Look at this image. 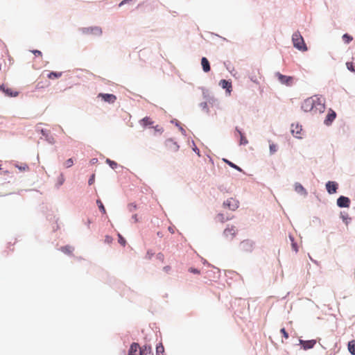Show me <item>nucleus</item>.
Here are the masks:
<instances>
[{
	"mask_svg": "<svg viewBox=\"0 0 355 355\" xmlns=\"http://www.w3.org/2000/svg\"><path fill=\"white\" fill-rule=\"evenodd\" d=\"M98 97H101L104 101L109 103H114L116 100V96L115 95L110 94L100 93L98 95Z\"/></svg>",
	"mask_w": 355,
	"mask_h": 355,
	"instance_id": "nucleus-11",
	"label": "nucleus"
},
{
	"mask_svg": "<svg viewBox=\"0 0 355 355\" xmlns=\"http://www.w3.org/2000/svg\"><path fill=\"white\" fill-rule=\"evenodd\" d=\"M73 164V159L71 158L70 159H68L65 162H64V166L66 168H69L71 167L72 165Z\"/></svg>",
	"mask_w": 355,
	"mask_h": 355,
	"instance_id": "nucleus-33",
	"label": "nucleus"
},
{
	"mask_svg": "<svg viewBox=\"0 0 355 355\" xmlns=\"http://www.w3.org/2000/svg\"><path fill=\"white\" fill-rule=\"evenodd\" d=\"M0 90H2L7 96L10 97H16L19 94L17 91L13 90L11 88H6L4 85L1 86Z\"/></svg>",
	"mask_w": 355,
	"mask_h": 355,
	"instance_id": "nucleus-13",
	"label": "nucleus"
},
{
	"mask_svg": "<svg viewBox=\"0 0 355 355\" xmlns=\"http://www.w3.org/2000/svg\"><path fill=\"white\" fill-rule=\"evenodd\" d=\"M295 190L296 192H297L298 193H300L302 195L306 196L307 194L306 189L300 183H295Z\"/></svg>",
	"mask_w": 355,
	"mask_h": 355,
	"instance_id": "nucleus-18",
	"label": "nucleus"
},
{
	"mask_svg": "<svg viewBox=\"0 0 355 355\" xmlns=\"http://www.w3.org/2000/svg\"><path fill=\"white\" fill-rule=\"evenodd\" d=\"M64 181H65V178H64L63 173H60V175L57 178L55 186L57 187H60L61 185H62L64 184Z\"/></svg>",
	"mask_w": 355,
	"mask_h": 355,
	"instance_id": "nucleus-22",
	"label": "nucleus"
},
{
	"mask_svg": "<svg viewBox=\"0 0 355 355\" xmlns=\"http://www.w3.org/2000/svg\"><path fill=\"white\" fill-rule=\"evenodd\" d=\"M201 64L205 72H209L210 71V64L206 58L204 57L201 59Z\"/></svg>",
	"mask_w": 355,
	"mask_h": 355,
	"instance_id": "nucleus-17",
	"label": "nucleus"
},
{
	"mask_svg": "<svg viewBox=\"0 0 355 355\" xmlns=\"http://www.w3.org/2000/svg\"><path fill=\"white\" fill-rule=\"evenodd\" d=\"M94 179H95V175L93 174V175L90 177V178H89V181H88V184H89V185H92V184H94Z\"/></svg>",
	"mask_w": 355,
	"mask_h": 355,
	"instance_id": "nucleus-39",
	"label": "nucleus"
},
{
	"mask_svg": "<svg viewBox=\"0 0 355 355\" xmlns=\"http://www.w3.org/2000/svg\"><path fill=\"white\" fill-rule=\"evenodd\" d=\"M189 270L191 272L194 273V274H199L200 273V271L198 269H196V268H190Z\"/></svg>",
	"mask_w": 355,
	"mask_h": 355,
	"instance_id": "nucleus-40",
	"label": "nucleus"
},
{
	"mask_svg": "<svg viewBox=\"0 0 355 355\" xmlns=\"http://www.w3.org/2000/svg\"><path fill=\"white\" fill-rule=\"evenodd\" d=\"M32 53L35 55V56H40V57H42V52L39 50H34V51H32Z\"/></svg>",
	"mask_w": 355,
	"mask_h": 355,
	"instance_id": "nucleus-37",
	"label": "nucleus"
},
{
	"mask_svg": "<svg viewBox=\"0 0 355 355\" xmlns=\"http://www.w3.org/2000/svg\"><path fill=\"white\" fill-rule=\"evenodd\" d=\"M141 123L143 125L146 126L153 124V121L150 117L146 116L141 120Z\"/></svg>",
	"mask_w": 355,
	"mask_h": 355,
	"instance_id": "nucleus-25",
	"label": "nucleus"
},
{
	"mask_svg": "<svg viewBox=\"0 0 355 355\" xmlns=\"http://www.w3.org/2000/svg\"><path fill=\"white\" fill-rule=\"evenodd\" d=\"M223 206L232 211H235L239 206V202L236 198H230L223 202Z\"/></svg>",
	"mask_w": 355,
	"mask_h": 355,
	"instance_id": "nucleus-4",
	"label": "nucleus"
},
{
	"mask_svg": "<svg viewBox=\"0 0 355 355\" xmlns=\"http://www.w3.org/2000/svg\"><path fill=\"white\" fill-rule=\"evenodd\" d=\"M220 85H221L223 88L227 89V90L232 87L231 83L227 81L226 80H221L220 82Z\"/></svg>",
	"mask_w": 355,
	"mask_h": 355,
	"instance_id": "nucleus-24",
	"label": "nucleus"
},
{
	"mask_svg": "<svg viewBox=\"0 0 355 355\" xmlns=\"http://www.w3.org/2000/svg\"><path fill=\"white\" fill-rule=\"evenodd\" d=\"M129 1H130V0H123V1H122L119 3V6L121 7V6H122L123 5H124L125 3H126L129 2Z\"/></svg>",
	"mask_w": 355,
	"mask_h": 355,
	"instance_id": "nucleus-42",
	"label": "nucleus"
},
{
	"mask_svg": "<svg viewBox=\"0 0 355 355\" xmlns=\"http://www.w3.org/2000/svg\"><path fill=\"white\" fill-rule=\"evenodd\" d=\"M342 38L344 42L346 44H349L353 40V37L347 33L344 34Z\"/></svg>",
	"mask_w": 355,
	"mask_h": 355,
	"instance_id": "nucleus-29",
	"label": "nucleus"
},
{
	"mask_svg": "<svg viewBox=\"0 0 355 355\" xmlns=\"http://www.w3.org/2000/svg\"><path fill=\"white\" fill-rule=\"evenodd\" d=\"M343 219L345 222V223L347 224L348 223L347 220L349 218L347 216V217L343 216Z\"/></svg>",
	"mask_w": 355,
	"mask_h": 355,
	"instance_id": "nucleus-45",
	"label": "nucleus"
},
{
	"mask_svg": "<svg viewBox=\"0 0 355 355\" xmlns=\"http://www.w3.org/2000/svg\"><path fill=\"white\" fill-rule=\"evenodd\" d=\"M299 342H300V344L302 345V347L304 350L312 349L314 347V345L316 344L315 340H303L300 339L299 340Z\"/></svg>",
	"mask_w": 355,
	"mask_h": 355,
	"instance_id": "nucleus-9",
	"label": "nucleus"
},
{
	"mask_svg": "<svg viewBox=\"0 0 355 355\" xmlns=\"http://www.w3.org/2000/svg\"><path fill=\"white\" fill-rule=\"evenodd\" d=\"M132 218V219L134 220V221L135 223L139 221V219H138V217H137V214L133 215Z\"/></svg>",
	"mask_w": 355,
	"mask_h": 355,
	"instance_id": "nucleus-43",
	"label": "nucleus"
},
{
	"mask_svg": "<svg viewBox=\"0 0 355 355\" xmlns=\"http://www.w3.org/2000/svg\"><path fill=\"white\" fill-rule=\"evenodd\" d=\"M336 114L335 112L333 110H330V112L327 115L326 119L324 120V123L327 125H330L332 121L335 119Z\"/></svg>",
	"mask_w": 355,
	"mask_h": 355,
	"instance_id": "nucleus-15",
	"label": "nucleus"
},
{
	"mask_svg": "<svg viewBox=\"0 0 355 355\" xmlns=\"http://www.w3.org/2000/svg\"><path fill=\"white\" fill-rule=\"evenodd\" d=\"M119 243L121 244L123 246L125 245V240L123 238L120 234H119Z\"/></svg>",
	"mask_w": 355,
	"mask_h": 355,
	"instance_id": "nucleus-36",
	"label": "nucleus"
},
{
	"mask_svg": "<svg viewBox=\"0 0 355 355\" xmlns=\"http://www.w3.org/2000/svg\"><path fill=\"white\" fill-rule=\"evenodd\" d=\"M230 219V218H229V217H225L223 214H218L216 216V221L220 222V223H225V221H227Z\"/></svg>",
	"mask_w": 355,
	"mask_h": 355,
	"instance_id": "nucleus-23",
	"label": "nucleus"
},
{
	"mask_svg": "<svg viewBox=\"0 0 355 355\" xmlns=\"http://www.w3.org/2000/svg\"><path fill=\"white\" fill-rule=\"evenodd\" d=\"M96 204L100 209V211L103 214H106V210H105V208L103 204V202L101 201V200H96Z\"/></svg>",
	"mask_w": 355,
	"mask_h": 355,
	"instance_id": "nucleus-28",
	"label": "nucleus"
},
{
	"mask_svg": "<svg viewBox=\"0 0 355 355\" xmlns=\"http://www.w3.org/2000/svg\"><path fill=\"white\" fill-rule=\"evenodd\" d=\"M223 161L225 163H227L229 166H230L231 167H232V168H235V169H236V170H238L239 171H242L241 168L239 166H236V164H234V163L231 162L230 161H229V160H227L226 159H223Z\"/></svg>",
	"mask_w": 355,
	"mask_h": 355,
	"instance_id": "nucleus-30",
	"label": "nucleus"
},
{
	"mask_svg": "<svg viewBox=\"0 0 355 355\" xmlns=\"http://www.w3.org/2000/svg\"><path fill=\"white\" fill-rule=\"evenodd\" d=\"M347 67L349 70H351L352 71H354V69L353 68V64L352 62H347L346 63Z\"/></svg>",
	"mask_w": 355,
	"mask_h": 355,
	"instance_id": "nucleus-38",
	"label": "nucleus"
},
{
	"mask_svg": "<svg viewBox=\"0 0 355 355\" xmlns=\"http://www.w3.org/2000/svg\"><path fill=\"white\" fill-rule=\"evenodd\" d=\"M155 130H157V131L161 130V129H159V128H158V125L155 126Z\"/></svg>",
	"mask_w": 355,
	"mask_h": 355,
	"instance_id": "nucleus-46",
	"label": "nucleus"
},
{
	"mask_svg": "<svg viewBox=\"0 0 355 355\" xmlns=\"http://www.w3.org/2000/svg\"><path fill=\"white\" fill-rule=\"evenodd\" d=\"M157 258L163 261V260H164V254H162V253H159L157 254Z\"/></svg>",
	"mask_w": 355,
	"mask_h": 355,
	"instance_id": "nucleus-44",
	"label": "nucleus"
},
{
	"mask_svg": "<svg viewBox=\"0 0 355 355\" xmlns=\"http://www.w3.org/2000/svg\"><path fill=\"white\" fill-rule=\"evenodd\" d=\"M62 72L52 71V72H50L49 73H48L47 77L49 79H57V78H60L62 76Z\"/></svg>",
	"mask_w": 355,
	"mask_h": 355,
	"instance_id": "nucleus-20",
	"label": "nucleus"
},
{
	"mask_svg": "<svg viewBox=\"0 0 355 355\" xmlns=\"http://www.w3.org/2000/svg\"><path fill=\"white\" fill-rule=\"evenodd\" d=\"M61 250L65 254H71L73 252V248L71 246L67 245L62 247Z\"/></svg>",
	"mask_w": 355,
	"mask_h": 355,
	"instance_id": "nucleus-26",
	"label": "nucleus"
},
{
	"mask_svg": "<svg viewBox=\"0 0 355 355\" xmlns=\"http://www.w3.org/2000/svg\"><path fill=\"white\" fill-rule=\"evenodd\" d=\"M166 146L172 151H177L179 148V146L176 142L172 139H168L166 141Z\"/></svg>",
	"mask_w": 355,
	"mask_h": 355,
	"instance_id": "nucleus-14",
	"label": "nucleus"
},
{
	"mask_svg": "<svg viewBox=\"0 0 355 355\" xmlns=\"http://www.w3.org/2000/svg\"><path fill=\"white\" fill-rule=\"evenodd\" d=\"M171 268L168 266L164 267L163 270L166 272H169L171 271Z\"/></svg>",
	"mask_w": 355,
	"mask_h": 355,
	"instance_id": "nucleus-41",
	"label": "nucleus"
},
{
	"mask_svg": "<svg viewBox=\"0 0 355 355\" xmlns=\"http://www.w3.org/2000/svg\"><path fill=\"white\" fill-rule=\"evenodd\" d=\"M236 232H237V230L236 229V227L231 226V227H227L224 230L223 234H224L225 236L227 237V239H232L236 234Z\"/></svg>",
	"mask_w": 355,
	"mask_h": 355,
	"instance_id": "nucleus-8",
	"label": "nucleus"
},
{
	"mask_svg": "<svg viewBox=\"0 0 355 355\" xmlns=\"http://www.w3.org/2000/svg\"><path fill=\"white\" fill-rule=\"evenodd\" d=\"M128 355H153L151 347L144 345L140 347L139 344L133 343L130 347Z\"/></svg>",
	"mask_w": 355,
	"mask_h": 355,
	"instance_id": "nucleus-2",
	"label": "nucleus"
},
{
	"mask_svg": "<svg viewBox=\"0 0 355 355\" xmlns=\"http://www.w3.org/2000/svg\"><path fill=\"white\" fill-rule=\"evenodd\" d=\"M280 332L282 334L283 336L284 337L285 339H288V334L286 332L285 328H282L280 330Z\"/></svg>",
	"mask_w": 355,
	"mask_h": 355,
	"instance_id": "nucleus-35",
	"label": "nucleus"
},
{
	"mask_svg": "<svg viewBox=\"0 0 355 355\" xmlns=\"http://www.w3.org/2000/svg\"><path fill=\"white\" fill-rule=\"evenodd\" d=\"M164 352V347L162 343H159L156 347V354L157 355H163Z\"/></svg>",
	"mask_w": 355,
	"mask_h": 355,
	"instance_id": "nucleus-27",
	"label": "nucleus"
},
{
	"mask_svg": "<svg viewBox=\"0 0 355 355\" xmlns=\"http://www.w3.org/2000/svg\"><path fill=\"white\" fill-rule=\"evenodd\" d=\"M338 184L337 182L334 181H329L326 184V189L327 192L329 194H333L336 193L338 189Z\"/></svg>",
	"mask_w": 355,
	"mask_h": 355,
	"instance_id": "nucleus-10",
	"label": "nucleus"
},
{
	"mask_svg": "<svg viewBox=\"0 0 355 355\" xmlns=\"http://www.w3.org/2000/svg\"><path fill=\"white\" fill-rule=\"evenodd\" d=\"M236 131L239 133V135L240 136V144L241 145H246L248 143V141L246 139V137L241 132V131L238 129V128H236Z\"/></svg>",
	"mask_w": 355,
	"mask_h": 355,
	"instance_id": "nucleus-19",
	"label": "nucleus"
},
{
	"mask_svg": "<svg viewBox=\"0 0 355 355\" xmlns=\"http://www.w3.org/2000/svg\"><path fill=\"white\" fill-rule=\"evenodd\" d=\"M292 40L293 45L297 49L305 51L307 50V47L304 43L302 36L299 33H295L293 35Z\"/></svg>",
	"mask_w": 355,
	"mask_h": 355,
	"instance_id": "nucleus-3",
	"label": "nucleus"
},
{
	"mask_svg": "<svg viewBox=\"0 0 355 355\" xmlns=\"http://www.w3.org/2000/svg\"><path fill=\"white\" fill-rule=\"evenodd\" d=\"M291 132L296 138L301 139L302 137V128L298 123H292Z\"/></svg>",
	"mask_w": 355,
	"mask_h": 355,
	"instance_id": "nucleus-7",
	"label": "nucleus"
},
{
	"mask_svg": "<svg viewBox=\"0 0 355 355\" xmlns=\"http://www.w3.org/2000/svg\"><path fill=\"white\" fill-rule=\"evenodd\" d=\"M50 85V83L46 80H42V78H40L36 84V88L37 89H42L47 87Z\"/></svg>",
	"mask_w": 355,
	"mask_h": 355,
	"instance_id": "nucleus-16",
	"label": "nucleus"
},
{
	"mask_svg": "<svg viewBox=\"0 0 355 355\" xmlns=\"http://www.w3.org/2000/svg\"><path fill=\"white\" fill-rule=\"evenodd\" d=\"M254 243L250 240H244L240 243V249L244 252H250L252 251Z\"/></svg>",
	"mask_w": 355,
	"mask_h": 355,
	"instance_id": "nucleus-6",
	"label": "nucleus"
},
{
	"mask_svg": "<svg viewBox=\"0 0 355 355\" xmlns=\"http://www.w3.org/2000/svg\"><path fill=\"white\" fill-rule=\"evenodd\" d=\"M269 148H270V152L272 154L275 153L277 149V145L275 144L274 143H270Z\"/></svg>",
	"mask_w": 355,
	"mask_h": 355,
	"instance_id": "nucleus-31",
	"label": "nucleus"
},
{
	"mask_svg": "<svg viewBox=\"0 0 355 355\" xmlns=\"http://www.w3.org/2000/svg\"><path fill=\"white\" fill-rule=\"evenodd\" d=\"M106 162L110 165V166L112 168H115L116 166H117V164L116 162L112 161V160H110V159H107L106 160Z\"/></svg>",
	"mask_w": 355,
	"mask_h": 355,
	"instance_id": "nucleus-32",
	"label": "nucleus"
},
{
	"mask_svg": "<svg viewBox=\"0 0 355 355\" xmlns=\"http://www.w3.org/2000/svg\"><path fill=\"white\" fill-rule=\"evenodd\" d=\"M275 76L277 78L278 80L284 85L291 86L293 83L294 78L293 76H284L280 73L279 72L276 73Z\"/></svg>",
	"mask_w": 355,
	"mask_h": 355,
	"instance_id": "nucleus-5",
	"label": "nucleus"
},
{
	"mask_svg": "<svg viewBox=\"0 0 355 355\" xmlns=\"http://www.w3.org/2000/svg\"><path fill=\"white\" fill-rule=\"evenodd\" d=\"M347 348L349 352L352 354L355 355V340H352L348 343Z\"/></svg>",
	"mask_w": 355,
	"mask_h": 355,
	"instance_id": "nucleus-21",
	"label": "nucleus"
},
{
	"mask_svg": "<svg viewBox=\"0 0 355 355\" xmlns=\"http://www.w3.org/2000/svg\"><path fill=\"white\" fill-rule=\"evenodd\" d=\"M337 205L340 207H349L350 205V200L345 196H340L337 200Z\"/></svg>",
	"mask_w": 355,
	"mask_h": 355,
	"instance_id": "nucleus-12",
	"label": "nucleus"
},
{
	"mask_svg": "<svg viewBox=\"0 0 355 355\" xmlns=\"http://www.w3.org/2000/svg\"><path fill=\"white\" fill-rule=\"evenodd\" d=\"M301 107L306 112L322 113L325 110V100L321 96H313L305 99Z\"/></svg>",
	"mask_w": 355,
	"mask_h": 355,
	"instance_id": "nucleus-1",
	"label": "nucleus"
},
{
	"mask_svg": "<svg viewBox=\"0 0 355 355\" xmlns=\"http://www.w3.org/2000/svg\"><path fill=\"white\" fill-rule=\"evenodd\" d=\"M137 208V205L135 203H130V205H128L129 211L131 212L135 211Z\"/></svg>",
	"mask_w": 355,
	"mask_h": 355,
	"instance_id": "nucleus-34",
	"label": "nucleus"
}]
</instances>
